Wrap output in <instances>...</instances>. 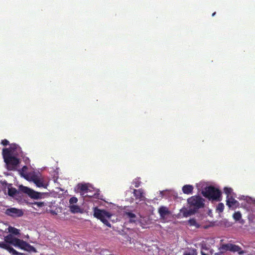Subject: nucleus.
<instances>
[{"label": "nucleus", "mask_w": 255, "mask_h": 255, "mask_svg": "<svg viewBox=\"0 0 255 255\" xmlns=\"http://www.w3.org/2000/svg\"><path fill=\"white\" fill-rule=\"evenodd\" d=\"M1 143L4 146H6L9 144V141L7 139H4L1 140Z\"/></svg>", "instance_id": "c756f323"}, {"label": "nucleus", "mask_w": 255, "mask_h": 255, "mask_svg": "<svg viewBox=\"0 0 255 255\" xmlns=\"http://www.w3.org/2000/svg\"><path fill=\"white\" fill-rule=\"evenodd\" d=\"M205 200L198 195L193 196L187 199L188 204L192 207H204Z\"/></svg>", "instance_id": "0eeeda50"}, {"label": "nucleus", "mask_w": 255, "mask_h": 255, "mask_svg": "<svg viewBox=\"0 0 255 255\" xmlns=\"http://www.w3.org/2000/svg\"><path fill=\"white\" fill-rule=\"evenodd\" d=\"M27 170V167L26 166H24L20 170V174L22 176H23L25 179H28V175L26 173V170Z\"/></svg>", "instance_id": "aec40b11"}, {"label": "nucleus", "mask_w": 255, "mask_h": 255, "mask_svg": "<svg viewBox=\"0 0 255 255\" xmlns=\"http://www.w3.org/2000/svg\"><path fill=\"white\" fill-rule=\"evenodd\" d=\"M125 216L129 218L130 222H135L137 220V217L133 213H130V212H127Z\"/></svg>", "instance_id": "f3484780"}, {"label": "nucleus", "mask_w": 255, "mask_h": 255, "mask_svg": "<svg viewBox=\"0 0 255 255\" xmlns=\"http://www.w3.org/2000/svg\"><path fill=\"white\" fill-rule=\"evenodd\" d=\"M5 212L6 214L14 217L21 216L23 214L21 209L17 208H8Z\"/></svg>", "instance_id": "9d476101"}, {"label": "nucleus", "mask_w": 255, "mask_h": 255, "mask_svg": "<svg viewBox=\"0 0 255 255\" xmlns=\"http://www.w3.org/2000/svg\"><path fill=\"white\" fill-rule=\"evenodd\" d=\"M30 180L32 181L37 187L46 188V185L44 184L43 180L39 178L37 175L35 174L32 175L30 177Z\"/></svg>", "instance_id": "ddd939ff"}, {"label": "nucleus", "mask_w": 255, "mask_h": 255, "mask_svg": "<svg viewBox=\"0 0 255 255\" xmlns=\"http://www.w3.org/2000/svg\"><path fill=\"white\" fill-rule=\"evenodd\" d=\"M78 209H79V208H70V210L68 211L70 212L71 213H75L78 212Z\"/></svg>", "instance_id": "2f4dec72"}, {"label": "nucleus", "mask_w": 255, "mask_h": 255, "mask_svg": "<svg viewBox=\"0 0 255 255\" xmlns=\"http://www.w3.org/2000/svg\"><path fill=\"white\" fill-rule=\"evenodd\" d=\"M194 187L191 185H185L182 187V191L185 194H191L193 193Z\"/></svg>", "instance_id": "4468645a"}, {"label": "nucleus", "mask_w": 255, "mask_h": 255, "mask_svg": "<svg viewBox=\"0 0 255 255\" xmlns=\"http://www.w3.org/2000/svg\"><path fill=\"white\" fill-rule=\"evenodd\" d=\"M159 213L163 218H166L170 215V213L167 208H159Z\"/></svg>", "instance_id": "dca6fc26"}, {"label": "nucleus", "mask_w": 255, "mask_h": 255, "mask_svg": "<svg viewBox=\"0 0 255 255\" xmlns=\"http://www.w3.org/2000/svg\"><path fill=\"white\" fill-rule=\"evenodd\" d=\"M221 252H225L227 251H232L233 252H238L240 255L244 253V252L238 246L232 244H227L223 245L220 248Z\"/></svg>", "instance_id": "6e6552de"}, {"label": "nucleus", "mask_w": 255, "mask_h": 255, "mask_svg": "<svg viewBox=\"0 0 255 255\" xmlns=\"http://www.w3.org/2000/svg\"><path fill=\"white\" fill-rule=\"evenodd\" d=\"M12 152L10 149L9 148H3L2 149V155L4 159V161L7 160L9 157H11Z\"/></svg>", "instance_id": "2eb2a0df"}, {"label": "nucleus", "mask_w": 255, "mask_h": 255, "mask_svg": "<svg viewBox=\"0 0 255 255\" xmlns=\"http://www.w3.org/2000/svg\"><path fill=\"white\" fill-rule=\"evenodd\" d=\"M226 205L228 207H238L239 202L235 199L234 195L226 197Z\"/></svg>", "instance_id": "9b49d317"}, {"label": "nucleus", "mask_w": 255, "mask_h": 255, "mask_svg": "<svg viewBox=\"0 0 255 255\" xmlns=\"http://www.w3.org/2000/svg\"><path fill=\"white\" fill-rule=\"evenodd\" d=\"M8 233H10L11 234L4 237V242L0 243V248L6 250L9 253L14 255H23V254L17 252L11 247V245L24 251L35 252V249L26 242L12 235V234L14 235H19L20 231L18 229L8 226Z\"/></svg>", "instance_id": "f257e3e1"}, {"label": "nucleus", "mask_w": 255, "mask_h": 255, "mask_svg": "<svg viewBox=\"0 0 255 255\" xmlns=\"http://www.w3.org/2000/svg\"><path fill=\"white\" fill-rule=\"evenodd\" d=\"M160 207L162 208V207H164V206H160Z\"/></svg>", "instance_id": "ea45409f"}, {"label": "nucleus", "mask_w": 255, "mask_h": 255, "mask_svg": "<svg viewBox=\"0 0 255 255\" xmlns=\"http://www.w3.org/2000/svg\"><path fill=\"white\" fill-rule=\"evenodd\" d=\"M4 185H5V181H0V187L3 188Z\"/></svg>", "instance_id": "473e14b6"}, {"label": "nucleus", "mask_w": 255, "mask_h": 255, "mask_svg": "<svg viewBox=\"0 0 255 255\" xmlns=\"http://www.w3.org/2000/svg\"><path fill=\"white\" fill-rule=\"evenodd\" d=\"M90 187L87 184H78L77 186V192L80 193V195L83 198L88 192H89Z\"/></svg>", "instance_id": "1a4fd4ad"}, {"label": "nucleus", "mask_w": 255, "mask_h": 255, "mask_svg": "<svg viewBox=\"0 0 255 255\" xmlns=\"http://www.w3.org/2000/svg\"><path fill=\"white\" fill-rule=\"evenodd\" d=\"M224 192L226 195V197H229L235 194L233 189L230 187H225L224 188Z\"/></svg>", "instance_id": "6ab92c4d"}, {"label": "nucleus", "mask_w": 255, "mask_h": 255, "mask_svg": "<svg viewBox=\"0 0 255 255\" xmlns=\"http://www.w3.org/2000/svg\"><path fill=\"white\" fill-rule=\"evenodd\" d=\"M141 182L140 180V178H136L132 181V184L134 185L136 188L138 187L141 185Z\"/></svg>", "instance_id": "393cba45"}, {"label": "nucleus", "mask_w": 255, "mask_h": 255, "mask_svg": "<svg viewBox=\"0 0 255 255\" xmlns=\"http://www.w3.org/2000/svg\"><path fill=\"white\" fill-rule=\"evenodd\" d=\"M97 196L98 195L92 189V188H90L89 192H88L83 198L84 201L89 202V204L88 205V207H99L100 206H106L104 203H107L109 206H115V204L112 202L98 200Z\"/></svg>", "instance_id": "20e7f679"}, {"label": "nucleus", "mask_w": 255, "mask_h": 255, "mask_svg": "<svg viewBox=\"0 0 255 255\" xmlns=\"http://www.w3.org/2000/svg\"><path fill=\"white\" fill-rule=\"evenodd\" d=\"M48 212L50 213L52 215H56L58 213L61 212V208H54V209H50Z\"/></svg>", "instance_id": "a878e982"}, {"label": "nucleus", "mask_w": 255, "mask_h": 255, "mask_svg": "<svg viewBox=\"0 0 255 255\" xmlns=\"http://www.w3.org/2000/svg\"><path fill=\"white\" fill-rule=\"evenodd\" d=\"M34 205H37L38 207H41L43 206H47V203L44 201L43 202H35L33 203Z\"/></svg>", "instance_id": "cd10ccee"}, {"label": "nucleus", "mask_w": 255, "mask_h": 255, "mask_svg": "<svg viewBox=\"0 0 255 255\" xmlns=\"http://www.w3.org/2000/svg\"><path fill=\"white\" fill-rule=\"evenodd\" d=\"M215 14H216V12H214V13H213V14H212V16H214Z\"/></svg>", "instance_id": "58836bf2"}, {"label": "nucleus", "mask_w": 255, "mask_h": 255, "mask_svg": "<svg viewBox=\"0 0 255 255\" xmlns=\"http://www.w3.org/2000/svg\"><path fill=\"white\" fill-rule=\"evenodd\" d=\"M78 199L76 197H73L71 198L69 200V203L71 204L69 207H79L78 206L74 205V204H75L77 202Z\"/></svg>", "instance_id": "5701e85b"}, {"label": "nucleus", "mask_w": 255, "mask_h": 255, "mask_svg": "<svg viewBox=\"0 0 255 255\" xmlns=\"http://www.w3.org/2000/svg\"><path fill=\"white\" fill-rule=\"evenodd\" d=\"M13 154H15L17 156H22L23 155V152L21 150V151H19V150H16L15 151V153H13Z\"/></svg>", "instance_id": "c85d7f7f"}, {"label": "nucleus", "mask_w": 255, "mask_h": 255, "mask_svg": "<svg viewBox=\"0 0 255 255\" xmlns=\"http://www.w3.org/2000/svg\"><path fill=\"white\" fill-rule=\"evenodd\" d=\"M8 226H8L7 225H6L3 223L0 222V231L8 233Z\"/></svg>", "instance_id": "4be33fe9"}, {"label": "nucleus", "mask_w": 255, "mask_h": 255, "mask_svg": "<svg viewBox=\"0 0 255 255\" xmlns=\"http://www.w3.org/2000/svg\"><path fill=\"white\" fill-rule=\"evenodd\" d=\"M202 194L212 202H219L222 200V192L218 188L213 186H207L202 190Z\"/></svg>", "instance_id": "39448f33"}, {"label": "nucleus", "mask_w": 255, "mask_h": 255, "mask_svg": "<svg viewBox=\"0 0 255 255\" xmlns=\"http://www.w3.org/2000/svg\"><path fill=\"white\" fill-rule=\"evenodd\" d=\"M183 255H197L196 251L194 249H188L184 252Z\"/></svg>", "instance_id": "412c9836"}, {"label": "nucleus", "mask_w": 255, "mask_h": 255, "mask_svg": "<svg viewBox=\"0 0 255 255\" xmlns=\"http://www.w3.org/2000/svg\"><path fill=\"white\" fill-rule=\"evenodd\" d=\"M201 254L202 255H210L208 254L207 253H205L203 251H201Z\"/></svg>", "instance_id": "c9c22d12"}, {"label": "nucleus", "mask_w": 255, "mask_h": 255, "mask_svg": "<svg viewBox=\"0 0 255 255\" xmlns=\"http://www.w3.org/2000/svg\"><path fill=\"white\" fill-rule=\"evenodd\" d=\"M217 210H219V212H222L223 208H217Z\"/></svg>", "instance_id": "4c0bfd02"}, {"label": "nucleus", "mask_w": 255, "mask_h": 255, "mask_svg": "<svg viewBox=\"0 0 255 255\" xmlns=\"http://www.w3.org/2000/svg\"><path fill=\"white\" fill-rule=\"evenodd\" d=\"M217 207H224V205L223 203H220Z\"/></svg>", "instance_id": "72a5a7b5"}, {"label": "nucleus", "mask_w": 255, "mask_h": 255, "mask_svg": "<svg viewBox=\"0 0 255 255\" xmlns=\"http://www.w3.org/2000/svg\"><path fill=\"white\" fill-rule=\"evenodd\" d=\"M242 215L240 212H235L233 215V218L236 221H240L241 219Z\"/></svg>", "instance_id": "bb28decb"}, {"label": "nucleus", "mask_w": 255, "mask_h": 255, "mask_svg": "<svg viewBox=\"0 0 255 255\" xmlns=\"http://www.w3.org/2000/svg\"><path fill=\"white\" fill-rule=\"evenodd\" d=\"M244 200H245L249 204L255 205V199L250 197H244Z\"/></svg>", "instance_id": "b1692460"}, {"label": "nucleus", "mask_w": 255, "mask_h": 255, "mask_svg": "<svg viewBox=\"0 0 255 255\" xmlns=\"http://www.w3.org/2000/svg\"><path fill=\"white\" fill-rule=\"evenodd\" d=\"M6 189H7L8 195L12 197L18 196L20 192L25 193L30 198L36 200L43 199L48 196L47 193L38 192L23 185H20L17 190L12 186L11 184H8L5 181V185H4L2 189L6 191Z\"/></svg>", "instance_id": "f03ea898"}, {"label": "nucleus", "mask_w": 255, "mask_h": 255, "mask_svg": "<svg viewBox=\"0 0 255 255\" xmlns=\"http://www.w3.org/2000/svg\"><path fill=\"white\" fill-rule=\"evenodd\" d=\"M94 215L109 227H111V224L109 221L114 220V219H112L113 215L105 209L95 208Z\"/></svg>", "instance_id": "423d86ee"}, {"label": "nucleus", "mask_w": 255, "mask_h": 255, "mask_svg": "<svg viewBox=\"0 0 255 255\" xmlns=\"http://www.w3.org/2000/svg\"><path fill=\"white\" fill-rule=\"evenodd\" d=\"M189 223H190V224L191 225H193V226H196L197 225V223H196L195 220H194V219L190 220L189 221Z\"/></svg>", "instance_id": "7c9ffc66"}, {"label": "nucleus", "mask_w": 255, "mask_h": 255, "mask_svg": "<svg viewBox=\"0 0 255 255\" xmlns=\"http://www.w3.org/2000/svg\"><path fill=\"white\" fill-rule=\"evenodd\" d=\"M183 212H184V216L186 217L189 216V215H190L191 214V213H188L186 214L185 211H183Z\"/></svg>", "instance_id": "e433bc0d"}, {"label": "nucleus", "mask_w": 255, "mask_h": 255, "mask_svg": "<svg viewBox=\"0 0 255 255\" xmlns=\"http://www.w3.org/2000/svg\"><path fill=\"white\" fill-rule=\"evenodd\" d=\"M4 162L7 166L14 168L19 163V160L15 157L11 156L7 160H5Z\"/></svg>", "instance_id": "f8f14e48"}, {"label": "nucleus", "mask_w": 255, "mask_h": 255, "mask_svg": "<svg viewBox=\"0 0 255 255\" xmlns=\"http://www.w3.org/2000/svg\"><path fill=\"white\" fill-rule=\"evenodd\" d=\"M9 149H10L12 154L15 153V151L16 150H19L21 151V148L17 144L15 143H12L10 145L9 147Z\"/></svg>", "instance_id": "a211bd4d"}, {"label": "nucleus", "mask_w": 255, "mask_h": 255, "mask_svg": "<svg viewBox=\"0 0 255 255\" xmlns=\"http://www.w3.org/2000/svg\"><path fill=\"white\" fill-rule=\"evenodd\" d=\"M126 200L127 201H129V202L130 203H132L133 202L134 199H133V198H131L129 199V200L127 199Z\"/></svg>", "instance_id": "f704fd0d"}, {"label": "nucleus", "mask_w": 255, "mask_h": 255, "mask_svg": "<svg viewBox=\"0 0 255 255\" xmlns=\"http://www.w3.org/2000/svg\"><path fill=\"white\" fill-rule=\"evenodd\" d=\"M133 195L136 200L138 201H143L145 204L148 206H152L151 204V203L155 204V203L157 200H161L164 196H167L169 194L168 190H164L160 191L159 196L158 198H154L153 200L147 199L145 198V193L142 188L138 189H133L132 192Z\"/></svg>", "instance_id": "7ed1b4c3"}]
</instances>
